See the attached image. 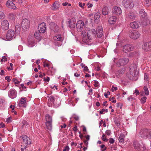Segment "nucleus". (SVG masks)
Instances as JSON below:
<instances>
[{"mask_svg": "<svg viewBox=\"0 0 151 151\" xmlns=\"http://www.w3.org/2000/svg\"><path fill=\"white\" fill-rule=\"evenodd\" d=\"M45 24L44 22L41 23L38 27V30L40 33H43L45 32L46 27Z\"/></svg>", "mask_w": 151, "mask_h": 151, "instance_id": "nucleus-10", "label": "nucleus"}, {"mask_svg": "<svg viewBox=\"0 0 151 151\" xmlns=\"http://www.w3.org/2000/svg\"><path fill=\"white\" fill-rule=\"evenodd\" d=\"M139 135L142 138L145 139H151V130L143 129L140 132Z\"/></svg>", "mask_w": 151, "mask_h": 151, "instance_id": "nucleus-2", "label": "nucleus"}, {"mask_svg": "<svg viewBox=\"0 0 151 151\" xmlns=\"http://www.w3.org/2000/svg\"><path fill=\"white\" fill-rule=\"evenodd\" d=\"M69 22V27L70 28H74L76 26L75 21H73V20H70Z\"/></svg>", "mask_w": 151, "mask_h": 151, "instance_id": "nucleus-27", "label": "nucleus"}, {"mask_svg": "<svg viewBox=\"0 0 151 151\" xmlns=\"http://www.w3.org/2000/svg\"><path fill=\"white\" fill-rule=\"evenodd\" d=\"M144 90L145 94L146 95H148L149 93L147 87L146 86H145L144 88Z\"/></svg>", "mask_w": 151, "mask_h": 151, "instance_id": "nucleus-32", "label": "nucleus"}, {"mask_svg": "<svg viewBox=\"0 0 151 151\" xmlns=\"http://www.w3.org/2000/svg\"><path fill=\"white\" fill-rule=\"evenodd\" d=\"M115 99V98L114 97H112V98H109V101H111L113 103H115L116 102V100H114V99Z\"/></svg>", "mask_w": 151, "mask_h": 151, "instance_id": "nucleus-44", "label": "nucleus"}, {"mask_svg": "<svg viewBox=\"0 0 151 151\" xmlns=\"http://www.w3.org/2000/svg\"><path fill=\"white\" fill-rule=\"evenodd\" d=\"M122 3L123 6L126 8L132 7L134 5L132 0H123Z\"/></svg>", "mask_w": 151, "mask_h": 151, "instance_id": "nucleus-4", "label": "nucleus"}, {"mask_svg": "<svg viewBox=\"0 0 151 151\" xmlns=\"http://www.w3.org/2000/svg\"><path fill=\"white\" fill-rule=\"evenodd\" d=\"M22 147H22L21 148V150L22 151H24V150L27 147V146L22 144L21 145Z\"/></svg>", "mask_w": 151, "mask_h": 151, "instance_id": "nucleus-40", "label": "nucleus"}, {"mask_svg": "<svg viewBox=\"0 0 151 151\" xmlns=\"http://www.w3.org/2000/svg\"><path fill=\"white\" fill-rule=\"evenodd\" d=\"M140 34L139 32L136 31H132L129 34V37L133 39L136 40L139 37Z\"/></svg>", "mask_w": 151, "mask_h": 151, "instance_id": "nucleus-7", "label": "nucleus"}, {"mask_svg": "<svg viewBox=\"0 0 151 151\" xmlns=\"http://www.w3.org/2000/svg\"><path fill=\"white\" fill-rule=\"evenodd\" d=\"M30 22L29 20L27 19H23L22 23V26L24 29L28 28L29 27Z\"/></svg>", "mask_w": 151, "mask_h": 151, "instance_id": "nucleus-9", "label": "nucleus"}, {"mask_svg": "<svg viewBox=\"0 0 151 151\" xmlns=\"http://www.w3.org/2000/svg\"><path fill=\"white\" fill-rule=\"evenodd\" d=\"M11 118L10 117L7 118L6 120V122L7 123H10L11 122L12 120H11Z\"/></svg>", "mask_w": 151, "mask_h": 151, "instance_id": "nucleus-58", "label": "nucleus"}, {"mask_svg": "<svg viewBox=\"0 0 151 151\" xmlns=\"http://www.w3.org/2000/svg\"><path fill=\"white\" fill-rule=\"evenodd\" d=\"M105 111V109H102L101 111H100V113L101 114H104V112Z\"/></svg>", "mask_w": 151, "mask_h": 151, "instance_id": "nucleus-62", "label": "nucleus"}, {"mask_svg": "<svg viewBox=\"0 0 151 151\" xmlns=\"http://www.w3.org/2000/svg\"><path fill=\"white\" fill-rule=\"evenodd\" d=\"M142 48L145 51H148L151 49V43L145 42L142 46Z\"/></svg>", "mask_w": 151, "mask_h": 151, "instance_id": "nucleus-14", "label": "nucleus"}, {"mask_svg": "<svg viewBox=\"0 0 151 151\" xmlns=\"http://www.w3.org/2000/svg\"><path fill=\"white\" fill-rule=\"evenodd\" d=\"M101 139L103 141H108V139H106V135L104 134L102 135Z\"/></svg>", "mask_w": 151, "mask_h": 151, "instance_id": "nucleus-36", "label": "nucleus"}, {"mask_svg": "<svg viewBox=\"0 0 151 151\" xmlns=\"http://www.w3.org/2000/svg\"><path fill=\"white\" fill-rule=\"evenodd\" d=\"M142 23L144 26L147 25V20L145 19H143L142 21Z\"/></svg>", "mask_w": 151, "mask_h": 151, "instance_id": "nucleus-41", "label": "nucleus"}, {"mask_svg": "<svg viewBox=\"0 0 151 151\" xmlns=\"http://www.w3.org/2000/svg\"><path fill=\"white\" fill-rule=\"evenodd\" d=\"M124 135L123 134H121L120 136L119 137V140L120 142H123L124 141Z\"/></svg>", "mask_w": 151, "mask_h": 151, "instance_id": "nucleus-29", "label": "nucleus"}, {"mask_svg": "<svg viewBox=\"0 0 151 151\" xmlns=\"http://www.w3.org/2000/svg\"><path fill=\"white\" fill-rule=\"evenodd\" d=\"M12 81L15 84H18L20 83V82L15 78H13Z\"/></svg>", "mask_w": 151, "mask_h": 151, "instance_id": "nucleus-42", "label": "nucleus"}, {"mask_svg": "<svg viewBox=\"0 0 151 151\" xmlns=\"http://www.w3.org/2000/svg\"><path fill=\"white\" fill-rule=\"evenodd\" d=\"M15 32L13 30H9L7 32L6 39L7 40H11L15 37Z\"/></svg>", "mask_w": 151, "mask_h": 151, "instance_id": "nucleus-5", "label": "nucleus"}, {"mask_svg": "<svg viewBox=\"0 0 151 151\" xmlns=\"http://www.w3.org/2000/svg\"><path fill=\"white\" fill-rule=\"evenodd\" d=\"M9 23L6 20H4L1 22V26L3 30H7L9 28Z\"/></svg>", "mask_w": 151, "mask_h": 151, "instance_id": "nucleus-11", "label": "nucleus"}, {"mask_svg": "<svg viewBox=\"0 0 151 151\" xmlns=\"http://www.w3.org/2000/svg\"><path fill=\"white\" fill-rule=\"evenodd\" d=\"M59 5L58 1H55L52 6V9L53 10H56L59 8Z\"/></svg>", "mask_w": 151, "mask_h": 151, "instance_id": "nucleus-25", "label": "nucleus"}, {"mask_svg": "<svg viewBox=\"0 0 151 151\" xmlns=\"http://www.w3.org/2000/svg\"><path fill=\"white\" fill-rule=\"evenodd\" d=\"M40 33L39 32H35L34 34L35 36L37 37H39L40 36Z\"/></svg>", "mask_w": 151, "mask_h": 151, "instance_id": "nucleus-53", "label": "nucleus"}, {"mask_svg": "<svg viewBox=\"0 0 151 151\" xmlns=\"http://www.w3.org/2000/svg\"><path fill=\"white\" fill-rule=\"evenodd\" d=\"M84 25V22L81 20L78 21L76 24V26L78 31L80 32L81 31Z\"/></svg>", "mask_w": 151, "mask_h": 151, "instance_id": "nucleus-12", "label": "nucleus"}, {"mask_svg": "<svg viewBox=\"0 0 151 151\" xmlns=\"http://www.w3.org/2000/svg\"><path fill=\"white\" fill-rule=\"evenodd\" d=\"M6 5V6L9 8L12 9H16V7L15 5L12 1H7Z\"/></svg>", "mask_w": 151, "mask_h": 151, "instance_id": "nucleus-19", "label": "nucleus"}, {"mask_svg": "<svg viewBox=\"0 0 151 151\" xmlns=\"http://www.w3.org/2000/svg\"><path fill=\"white\" fill-rule=\"evenodd\" d=\"M44 81L49 82L50 81V78L48 77L44 78H43Z\"/></svg>", "mask_w": 151, "mask_h": 151, "instance_id": "nucleus-51", "label": "nucleus"}, {"mask_svg": "<svg viewBox=\"0 0 151 151\" xmlns=\"http://www.w3.org/2000/svg\"><path fill=\"white\" fill-rule=\"evenodd\" d=\"M134 148L138 150H140V145L137 141H134L133 143Z\"/></svg>", "mask_w": 151, "mask_h": 151, "instance_id": "nucleus-24", "label": "nucleus"}, {"mask_svg": "<svg viewBox=\"0 0 151 151\" xmlns=\"http://www.w3.org/2000/svg\"><path fill=\"white\" fill-rule=\"evenodd\" d=\"M20 137L23 139V141L22 144L28 146L31 144V139L27 136L23 135L21 136Z\"/></svg>", "mask_w": 151, "mask_h": 151, "instance_id": "nucleus-6", "label": "nucleus"}, {"mask_svg": "<svg viewBox=\"0 0 151 151\" xmlns=\"http://www.w3.org/2000/svg\"><path fill=\"white\" fill-rule=\"evenodd\" d=\"M142 149L144 151H148V149H146V146L144 145L143 146Z\"/></svg>", "mask_w": 151, "mask_h": 151, "instance_id": "nucleus-60", "label": "nucleus"}, {"mask_svg": "<svg viewBox=\"0 0 151 151\" xmlns=\"http://www.w3.org/2000/svg\"><path fill=\"white\" fill-rule=\"evenodd\" d=\"M110 94V92L109 91H108L106 93H104V95L106 98L108 97V95Z\"/></svg>", "mask_w": 151, "mask_h": 151, "instance_id": "nucleus-56", "label": "nucleus"}, {"mask_svg": "<svg viewBox=\"0 0 151 151\" xmlns=\"http://www.w3.org/2000/svg\"><path fill=\"white\" fill-rule=\"evenodd\" d=\"M105 133L107 135L109 136L111 134V132L110 130H107L105 132Z\"/></svg>", "mask_w": 151, "mask_h": 151, "instance_id": "nucleus-47", "label": "nucleus"}, {"mask_svg": "<svg viewBox=\"0 0 151 151\" xmlns=\"http://www.w3.org/2000/svg\"><path fill=\"white\" fill-rule=\"evenodd\" d=\"M116 20V17L113 16L110 17L109 19V22L111 24H114Z\"/></svg>", "mask_w": 151, "mask_h": 151, "instance_id": "nucleus-21", "label": "nucleus"}, {"mask_svg": "<svg viewBox=\"0 0 151 151\" xmlns=\"http://www.w3.org/2000/svg\"><path fill=\"white\" fill-rule=\"evenodd\" d=\"M20 107H26L27 106L26 100L25 98H21L20 100L19 103V104Z\"/></svg>", "mask_w": 151, "mask_h": 151, "instance_id": "nucleus-17", "label": "nucleus"}, {"mask_svg": "<svg viewBox=\"0 0 151 151\" xmlns=\"http://www.w3.org/2000/svg\"><path fill=\"white\" fill-rule=\"evenodd\" d=\"M34 45V42L32 41V42H31L29 40V41H28V46L29 47H33Z\"/></svg>", "mask_w": 151, "mask_h": 151, "instance_id": "nucleus-33", "label": "nucleus"}, {"mask_svg": "<svg viewBox=\"0 0 151 151\" xmlns=\"http://www.w3.org/2000/svg\"><path fill=\"white\" fill-rule=\"evenodd\" d=\"M102 14L104 15H106L108 14V9L107 7H105L102 9Z\"/></svg>", "mask_w": 151, "mask_h": 151, "instance_id": "nucleus-28", "label": "nucleus"}, {"mask_svg": "<svg viewBox=\"0 0 151 151\" xmlns=\"http://www.w3.org/2000/svg\"><path fill=\"white\" fill-rule=\"evenodd\" d=\"M100 17V14L99 13H97L95 14L94 16V21L95 23H98Z\"/></svg>", "mask_w": 151, "mask_h": 151, "instance_id": "nucleus-26", "label": "nucleus"}, {"mask_svg": "<svg viewBox=\"0 0 151 151\" xmlns=\"http://www.w3.org/2000/svg\"><path fill=\"white\" fill-rule=\"evenodd\" d=\"M112 87L111 91L113 92L114 91H116L117 89V87H114L113 86H112Z\"/></svg>", "mask_w": 151, "mask_h": 151, "instance_id": "nucleus-52", "label": "nucleus"}, {"mask_svg": "<svg viewBox=\"0 0 151 151\" xmlns=\"http://www.w3.org/2000/svg\"><path fill=\"white\" fill-rule=\"evenodd\" d=\"M94 86L96 87H98L99 86V84L98 81H94Z\"/></svg>", "mask_w": 151, "mask_h": 151, "instance_id": "nucleus-45", "label": "nucleus"}, {"mask_svg": "<svg viewBox=\"0 0 151 151\" xmlns=\"http://www.w3.org/2000/svg\"><path fill=\"white\" fill-rule=\"evenodd\" d=\"M127 17H128L131 19H133L135 17V16L134 14L132 13H130L128 14L127 15Z\"/></svg>", "mask_w": 151, "mask_h": 151, "instance_id": "nucleus-30", "label": "nucleus"}, {"mask_svg": "<svg viewBox=\"0 0 151 151\" xmlns=\"http://www.w3.org/2000/svg\"><path fill=\"white\" fill-rule=\"evenodd\" d=\"M133 48L130 45H125L123 48V51L125 52H128L133 50Z\"/></svg>", "mask_w": 151, "mask_h": 151, "instance_id": "nucleus-18", "label": "nucleus"}, {"mask_svg": "<svg viewBox=\"0 0 151 151\" xmlns=\"http://www.w3.org/2000/svg\"><path fill=\"white\" fill-rule=\"evenodd\" d=\"M7 58L5 56H3L1 60V63L5 62L7 61Z\"/></svg>", "mask_w": 151, "mask_h": 151, "instance_id": "nucleus-48", "label": "nucleus"}, {"mask_svg": "<svg viewBox=\"0 0 151 151\" xmlns=\"http://www.w3.org/2000/svg\"><path fill=\"white\" fill-rule=\"evenodd\" d=\"M144 1L145 4H146L147 6H148L150 5V2L149 0H144Z\"/></svg>", "mask_w": 151, "mask_h": 151, "instance_id": "nucleus-46", "label": "nucleus"}, {"mask_svg": "<svg viewBox=\"0 0 151 151\" xmlns=\"http://www.w3.org/2000/svg\"><path fill=\"white\" fill-rule=\"evenodd\" d=\"M5 79L6 80H7V81L8 82L11 81V79H10V78L9 76H6L5 78Z\"/></svg>", "mask_w": 151, "mask_h": 151, "instance_id": "nucleus-59", "label": "nucleus"}, {"mask_svg": "<svg viewBox=\"0 0 151 151\" xmlns=\"http://www.w3.org/2000/svg\"><path fill=\"white\" fill-rule=\"evenodd\" d=\"M61 101L59 99H56V101L55 102V104H54V105H56L57 106H58L60 105V104Z\"/></svg>", "mask_w": 151, "mask_h": 151, "instance_id": "nucleus-31", "label": "nucleus"}, {"mask_svg": "<svg viewBox=\"0 0 151 151\" xmlns=\"http://www.w3.org/2000/svg\"><path fill=\"white\" fill-rule=\"evenodd\" d=\"M129 59L128 58H124L119 59L116 63V65L117 66L120 67L126 65Z\"/></svg>", "mask_w": 151, "mask_h": 151, "instance_id": "nucleus-8", "label": "nucleus"}, {"mask_svg": "<svg viewBox=\"0 0 151 151\" xmlns=\"http://www.w3.org/2000/svg\"><path fill=\"white\" fill-rule=\"evenodd\" d=\"M113 12L115 14L119 15L122 13V10L119 7L116 6L114 7Z\"/></svg>", "mask_w": 151, "mask_h": 151, "instance_id": "nucleus-20", "label": "nucleus"}, {"mask_svg": "<svg viewBox=\"0 0 151 151\" xmlns=\"http://www.w3.org/2000/svg\"><path fill=\"white\" fill-rule=\"evenodd\" d=\"M74 76H75V77H78L79 76H80V74H78V73H74Z\"/></svg>", "mask_w": 151, "mask_h": 151, "instance_id": "nucleus-64", "label": "nucleus"}, {"mask_svg": "<svg viewBox=\"0 0 151 151\" xmlns=\"http://www.w3.org/2000/svg\"><path fill=\"white\" fill-rule=\"evenodd\" d=\"M96 33L98 37H101L103 33L102 27H98L97 28Z\"/></svg>", "mask_w": 151, "mask_h": 151, "instance_id": "nucleus-15", "label": "nucleus"}, {"mask_svg": "<svg viewBox=\"0 0 151 151\" xmlns=\"http://www.w3.org/2000/svg\"><path fill=\"white\" fill-rule=\"evenodd\" d=\"M83 70L84 71L87 72L88 71V67L87 66H85Z\"/></svg>", "mask_w": 151, "mask_h": 151, "instance_id": "nucleus-61", "label": "nucleus"}, {"mask_svg": "<svg viewBox=\"0 0 151 151\" xmlns=\"http://www.w3.org/2000/svg\"><path fill=\"white\" fill-rule=\"evenodd\" d=\"M49 100H50L52 102L53 104H55V102L56 101V99H55V98L53 96H50L49 99Z\"/></svg>", "mask_w": 151, "mask_h": 151, "instance_id": "nucleus-34", "label": "nucleus"}, {"mask_svg": "<svg viewBox=\"0 0 151 151\" xmlns=\"http://www.w3.org/2000/svg\"><path fill=\"white\" fill-rule=\"evenodd\" d=\"M81 36L83 41L85 43H87L90 40L96 37V31L94 29L83 30L81 33Z\"/></svg>", "mask_w": 151, "mask_h": 151, "instance_id": "nucleus-1", "label": "nucleus"}, {"mask_svg": "<svg viewBox=\"0 0 151 151\" xmlns=\"http://www.w3.org/2000/svg\"><path fill=\"white\" fill-rule=\"evenodd\" d=\"M46 120V125L47 129L49 130L52 129V118L49 114H47L45 116Z\"/></svg>", "mask_w": 151, "mask_h": 151, "instance_id": "nucleus-3", "label": "nucleus"}, {"mask_svg": "<svg viewBox=\"0 0 151 151\" xmlns=\"http://www.w3.org/2000/svg\"><path fill=\"white\" fill-rule=\"evenodd\" d=\"M148 75L146 74H145V77H144V80L145 81H148Z\"/></svg>", "mask_w": 151, "mask_h": 151, "instance_id": "nucleus-57", "label": "nucleus"}, {"mask_svg": "<svg viewBox=\"0 0 151 151\" xmlns=\"http://www.w3.org/2000/svg\"><path fill=\"white\" fill-rule=\"evenodd\" d=\"M101 148L103 149H102L101 150L102 151H104L106 149V147L104 145H101L100 146Z\"/></svg>", "mask_w": 151, "mask_h": 151, "instance_id": "nucleus-43", "label": "nucleus"}, {"mask_svg": "<svg viewBox=\"0 0 151 151\" xmlns=\"http://www.w3.org/2000/svg\"><path fill=\"white\" fill-rule=\"evenodd\" d=\"M147 98L146 97H143L141 99V102L142 103H145L146 100Z\"/></svg>", "mask_w": 151, "mask_h": 151, "instance_id": "nucleus-35", "label": "nucleus"}, {"mask_svg": "<svg viewBox=\"0 0 151 151\" xmlns=\"http://www.w3.org/2000/svg\"><path fill=\"white\" fill-rule=\"evenodd\" d=\"M9 18L14 20V15L13 14L11 13L9 14L8 16Z\"/></svg>", "mask_w": 151, "mask_h": 151, "instance_id": "nucleus-37", "label": "nucleus"}, {"mask_svg": "<svg viewBox=\"0 0 151 151\" xmlns=\"http://www.w3.org/2000/svg\"><path fill=\"white\" fill-rule=\"evenodd\" d=\"M130 25L131 27L133 28H137L139 27V23L136 22L131 23Z\"/></svg>", "mask_w": 151, "mask_h": 151, "instance_id": "nucleus-23", "label": "nucleus"}, {"mask_svg": "<svg viewBox=\"0 0 151 151\" xmlns=\"http://www.w3.org/2000/svg\"><path fill=\"white\" fill-rule=\"evenodd\" d=\"M134 93L136 94V96H137L139 94V91L137 89H135L134 91V92L133 93V94Z\"/></svg>", "mask_w": 151, "mask_h": 151, "instance_id": "nucleus-50", "label": "nucleus"}, {"mask_svg": "<svg viewBox=\"0 0 151 151\" xmlns=\"http://www.w3.org/2000/svg\"><path fill=\"white\" fill-rule=\"evenodd\" d=\"M69 147L68 146H66L65 148V149H63V151H69Z\"/></svg>", "mask_w": 151, "mask_h": 151, "instance_id": "nucleus-55", "label": "nucleus"}, {"mask_svg": "<svg viewBox=\"0 0 151 151\" xmlns=\"http://www.w3.org/2000/svg\"><path fill=\"white\" fill-rule=\"evenodd\" d=\"M129 73L132 76L136 77V78H137L138 72L137 69L134 68H130Z\"/></svg>", "mask_w": 151, "mask_h": 151, "instance_id": "nucleus-16", "label": "nucleus"}, {"mask_svg": "<svg viewBox=\"0 0 151 151\" xmlns=\"http://www.w3.org/2000/svg\"><path fill=\"white\" fill-rule=\"evenodd\" d=\"M109 140V142L111 144H113L114 142V140L113 138H110Z\"/></svg>", "mask_w": 151, "mask_h": 151, "instance_id": "nucleus-49", "label": "nucleus"}, {"mask_svg": "<svg viewBox=\"0 0 151 151\" xmlns=\"http://www.w3.org/2000/svg\"><path fill=\"white\" fill-rule=\"evenodd\" d=\"M17 92L14 89H11L8 92V95L12 99L15 98L17 96Z\"/></svg>", "mask_w": 151, "mask_h": 151, "instance_id": "nucleus-13", "label": "nucleus"}, {"mask_svg": "<svg viewBox=\"0 0 151 151\" xmlns=\"http://www.w3.org/2000/svg\"><path fill=\"white\" fill-rule=\"evenodd\" d=\"M4 17V14L3 12L0 11V19H3Z\"/></svg>", "mask_w": 151, "mask_h": 151, "instance_id": "nucleus-39", "label": "nucleus"}, {"mask_svg": "<svg viewBox=\"0 0 151 151\" xmlns=\"http://www.w3.org/2000/svg\"><path fill=\"white\" fill-rule=\"evenodd\" d=\"M62 5L63 6H71V4L69 3H68L67 2H63L62 4Z\"/></svg>", "mask_w": 151, "mask_h": 151, "instance_id": "nucleus-38", "label": "nucleus"}, {"mask_svg": "<svg viewBox=\"0 0 151 151\" xmlns=\"http://www.w3.org/2000/svg\"><path fill=\"white\" fill-rule=\"evenodd\" d=\"M79 6L81 7L83 9L84 8V7L82 5V4L81 2H79Z\"/></svg>", "mask_w": 151, "mask_h": 151, "instance_id": "nucleus-63", "label": "nucleus"}, {"mask_svg": "<svg viewBox=\"0 0 151 151\" xmlns=\"http://www.w3.org/2000/svg\"><path fill=\"white\" fill-rule=\"evenodd\" d=\"M54 40L56 41H62L63 40V38L60 35H57L53 37Z\"/></svg>", "mask_w": 151, "mask_h": 151, "instance_id": "nucleus-22", "label": "nucleus"}, {"mask_svg": "<svg viewBox=\"0 0 151 151\" xmlns=\"http://www.w3.org/2000/svg\"><path fill=\"white\" fill-rule=\"evenodd\" d=\"M73 118L75 119V120L77 121L79 120V117L76 115H74L73 116Z\"/></svg>", "mask_w": 151, "mask_h": 151, "instance_id": "nucleus-54", "label": "nucleus"}]
</instances>
